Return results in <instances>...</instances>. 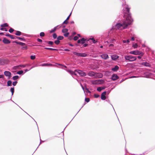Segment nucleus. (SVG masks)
I'll return each mask as SVG.
<instances>
[{
  "label": "nucleus",
  "instance_id": "1",
  "mask_svg": "<svg viewBox=\"0 0 155 155\" xmlns=\"http://www.w3.org/2000/svg\"><path fill=\"white\" fill-rule=\"evenodd\" d=\"M130 8L128 7V6L127 5L125 8L123 9L124 18L125 20L123 22L122 24L120 23L117 24L116 27L117 28H119L121 26H123V28L126 29L127 27L131 24L133 21L131 18V14L130 12Z\"/></svg>",
  "mask_w": 155,
  "mask_h": 155
},
{
  "label": "nucleus",
  "instance_id": "2",
  "mask_svg": "<svg viewBox=\"0 0 155 155\" xmlns=\"http://www.w3.org/2000/svg\"><path fill=\"white\" fill-rule=\"evenodd\" d=\"M125 58L126 60H128L130 61H135L137 59L136 57L132 55L125 56Z\"/></svg>",
  "mask_w": 155,
  "mask_h": 155
},
{
  "label": "nucleus",
  "instance_id": "3",
  "mask_svg": "<svg viewBox=\"0 0 155 155\" xmlns=\"http://www.w3.org/2000/svg\"><path fill=\"white\" fill-rule=\"evenodd\" d=\"M129 53L131 54H133L134 55H140L141 56H143L144 54L141 51H138L137 50L132 51L130 52Z\"/></svg>",
  "mask_w": 155,
  "mask_h": 155
},
{
  "label": "nucleus",
  "instance_id": "4",
  "mask_svg": "<svg viewBox=\"0 0 155 155\" xmlns=\"http://www.w3.org/2000/svg\"><path fill=\"white\" fill-rule=\"evenodd\" d=\"M73 54L76 55H77L80 57H86L87 55V54L84 53H78L76 52H74Z\"/></svg>",
  "mask_w": 155,
  "mask_h": 155
},
{
  "label": "nucleus",
  "instance_id": "5",
  "mask_svg": "<svg viewBox=\"0 0 155 155\" xmlns=\"http://www.w3.org/2000/svg\"><path fill=\"white\" fill-rule=\"evenodd\" d=\"M103 82L104 81L102 80H97L93 81H91V82L93 84H100L103 83Z\"/></svg>",
  "mask_w": 155,
  "mask_h": 155
},
{
  "label": "nucleus",
  "instance_id": "6",
  "mask_svg": "<svg viewBox=\"0 0 155 155\" xmlns=\"http://www.w3.org/2000/svg\"><path fill=\"white\" fill-rule=\"evenodd\" d=\"M4 74L5 76L8 77L9 79L11 77V73L9 71H5L4 72Z\"/></svg>",
  "mask_w": 155,
  "mask_h": 155
},
{
  "label": "nucleus",
  "instance_id": "7",
  "mask_svg": "<svg viewBox=\"0 0 155 155\" xmlns=\"http://www.w3.org/2000/svg\"><path fill=\"white\" fill-rule=\"evenodd\" d=\"M77 73L78 74L81 76H84L86 75V74L84 72L80 70L77 71Z\"/></svg>",
  "mask_w": 155,
  "mask_h": 155
},
{
  "label": "nucleus",
  "instance_id": "8",
  "mask_svg": "<svg viewBox=\"0 0 155 155\" xmlns=\"http://www.w3.org/2000/svg\"><path fill=\"white\" fill-rule=\"evenodd\" d=\"M106 94V92L105 91L103 92L101 94V98L102 100H104L106 99L105 95Z\"/></svg>",
  "mask_w": 155,
  "mask_h": 155
},
{
  "label": "nucleus",
  "instance_id": "9",
  "mask_svg": "<svg viewBox=\"0 0 155 155\" xmlns=\"http://www.w3.org/2000/svg\"><path fill=\"white\" fill-rule=\"evenodd\" d=\"M119 78L118 76L116 74H113L112 77V79L113 81H115Z\"/></svg>",
  "mask_w": 155,
  "mask_h": 155
},
{
  "label": "nucleus",
  "instance_id": "10",
  "mask_svg": "<svg viewBox=\"0 0 155 155\" xmlns=\"http://www.w3.org/2000/svg\"><path fill=\"white\" fill-rule=\"evenodd\" d=\"M96 74V73H95L93 71H90L88 73V75L90 76L95 77V75Z\"/></svg>",
  "mask_w": 155,
  "mask_h": 155
},
{
  "label": "nucleus",
  "instance_id": "11",
  "mask_svg": "<svg viewBox=\"0 0 155 155\" xmlns=\"http://www.w3.org/2000/svg\"><path fill=\"white\" fill-rule=\"evenodd\" d=\"M3 42L5 44H8L10 43V41L5 38H4L3 40Z\"/></svg>",
  "mask_w": 155,
  "mask_h": 155
},
{
  "label": "nucleus",
  "instance_id": "12",
  "mask_svg": "<svg viewBox=\"0 0 155 155\" xmlns=\"http://www.w3.org/2000/svg\"><path fill=\"white\" fill-rule=\"evenodd\" d=\"M101 57L103 59L106 60L109 58L108 55L106 54H104L101 55Z\"/></svg>",
  "mask_w": 155,
  "mask_h": 155
},
{
  "label": "nucleus",
  "instance_id": "13",
  "mask_svg": "<svg viewBox=\"0 0 155 155\" xmlns=\"http://www.w3.org/2000/svg\"><path fill=\"white\" fill-rule=\"evenodd\" d=\"M103 75L102 74L100 73H96L95 77L97 78H100L102 77Z\"/></svg>",
  "mask_w": 155,
  "mask_h": 155
},
{
  "label": "nucleus",
  "instance_id": "14",
  "mask_svg": "<svg viewBox=\"0 0 155 155\" xmlns=\"http://www.w3.org/2000/svg\"><path fill=\"white\" fill-rule=\"evenodd\" d=\"M69 72L72 75H76L77 74V70H75L74 71L70 70L69 71Z\"/></svg>",
  "mask_w": 155,
  "mask_h": 155
},
{
  "label": "nucleus",
  "instance_id": "15",
  "mask_svg": "<svg viewBox=\"0 0 155 155\" xmlns=\"http://www.w3.org/2000/svg\"><path fill=\"white\" fill-rule=\"evenodd\" d=\"M6 36L9 37L12 39H15V38L13 35L9 34H7L5 35Z\"/></svg>",
  "mask_w": 155,
  "mask_h": 155
},
{
  "label": "nucleus",
  "instance_id": "16",
  "mask_svg": "<svg viewBox=\"0 0 155 155\" xmlns=\"http://www.w3.org/2000/svg\"><path fill=\"white\" fill-rule=\"evenodd\" d=\"M142 65L146 67H150V64L147 62H143L142 64Z\"/></svg>",
  "mask_w": 155,
  "mask_h": 155
},
{
  "label": "nucleus",
  "instance_id": "17",
  "mask_svg": "<svg viewBox=\"0 0 155 155\" xmlns=\"http://www.w3.org/2000/svg\"><path fill=\"white\" fill-rule=\"evenodd\" d=\"M13 42L16 43L18 44H19L22 46H24V45H25V43L20 42H18L17 41H14Z\"/></svg>",
  "mask_w": 155,
  "mask_h": 155
},
{
  "label": "nucleus",
  "instance_id": "18",
  "mask_svg": "<svg viewBox=\"0 0 155 155\" xmlns=\"http://www.w3.org/2000/svg\"><path fill=\"white\" fill-rule=\"evenodd\" d=\"M111 57L112 59L114 60H116L118 58V56L117 55H113Z\"/></svg>",
  "mask_w": 155,
  "mask_h": 155
},
{
  "label": "nucleus",
  "instance_id": "19",
  "mask_svg": "<svg viewBox=\"0 0 155 155\" xmlns=\"http://www.w3.org/2000/svg\"><path fill=\"white\" fill-rule=\"evenodd\" d=\"M119 68V67L117 65H116L114 68H112V70L114 71H116L118 70Z\"/></svg>",
  "mask_w": 155,
  "mask_h": 155
},
{
  "label": "nucleus",
  "instance_id": "20",
  "mask_svg": "<svg viewBox=\"0 0 155 155\" xmlns=\"http://www.w3.org/2000/svg\"><path fill=\"white\" fill-rule=\"evenodd\" d=\"M80 40L81 41V43L83 44L85 43V41L87 40H87L86 39H85L84 38H83L82 39H81Z\"/></svg>",
  "mask_w": 155,
  "mask_h": 155
},
{
  "label": "nucleus",
  "instance_id": "21",
  "mask_svg": "<svg viewBox=\"0 0 155 155\" xmlns=\"http://www.w3.org/2000/svg\"><path fill=\"white\" fill-rule=\"evenodd\" d=\"M42 66H51L52 64H41Z\"/></svg>",
  "mask_w": 155,
  "mask_h": 155
},
{
  "label": "nucleus",
  "instance_id": "22",
  "mask_svg": "<svg viewBox=\"0 0 155 155\" xmlns=\"http://www.w3.org/2000/svg\"><path fill=\"white\" fill-rule=\"evenodd\" d=\"M7 86H12V82L11 81H8L7 82Z\"/></svg>",
  "mask_w": 155,
  "mask_h": 155
},
{
  "label": "nucleus",
  "instance_id": "23",
  "mask_svg": "<svg viewBox=\"0 0 155 155\" xmlns=\"http://www.w3.org/2000/svg\"><path fill=\"white\" fill-rule=\"evenodd\" d=\"M21 32L19 31H16V33L15 34L18 36H19L21 35Z\"/></svg>",
  "mask_w": 155,
  "mask_h": 155
},
{
  "label": "nucleus",
  "instance_id": "24",
  "mask_svg": "<svg viewBox=\"0 0 155 155\" xmlns=\"http://www.w3.org/2000/svg\"><path fill=\"white\" fill-rule=\"evenodd\" d=\"M8 26V25L7 23H5L1 25V27H7Z\"/></svg>",
  "mask_w": 155,
  "mask_h": 155
},
{
  "label": "nucleus",
  "instance_id": "25",
  "mask_svg": "<svg viewBox=\"0 0 155 155\" xmlns=\"http://www.w3.org/2000/svg\"><path fill=\"white\" fill-rule=\"evenodd\" d=\"M15 38H16L18 39L21 40L23 41H25V39L24 38H22L21 37H17L16 36H15Z\"/></svg>",
  "mask_w": 155,
  "mask_h": 155
},
{
  "label": "nucleus",
  "instance_id": "26",
  "mask_svg": "<svg viewBox=\"0 0 155 155\" xmlns=\"http://www.w3.org/2000/svg\"><path fill=\"white\" fill-rule=\"evenodd\" d=\"M104 88L103 87H99L97 88V90L98 91H101L102 90L104 89Z\"/></svg>",
  "mask_w": 155,
  "mask_h": 155
},
{
  "label": "nucleus",
  "instance_id": "27",
  "mask_svg": "<svg viewBox=\"0 0 155 155\" xmlns=\"http://www.w3.org/2000/svg\"><path fill=\"white\" fill-rule=\"evenodd\" d=\"M45 49L47 50H52V51H57V49H54L51 48H45Z\"/></svg>",
  "mask_w": 155,
  "mask_h": 155
},
{
  "label": "nucleus",
  "instance_id": "28",
  "mask_svg": "<svg viewBox=\"0 0 155 155\" xmlns=\"http://www.w3.org/2000/svg\"><path fill=\"white\" fill-rule=\"evenodd\" d=\"M64 38V37L62 36H59L58 38H57V39L58 40H62V39H63Z\"/></svg>",
  "mask_w": 155,
  "mask_h": 155
},
{
  "label": "nucleus",
  "instance_id": "29",
  "mask_svg": "<svg viewBox=\"0 0 155 155\" xmlns=\"http://www.w3.org/2000/svg\"><path fill=\"white\" fill-rule=\"evenodd\" d=\"M57 27H55V28H54L53 29L50 31V33H52L53 32H54L57 29Z\"/></svg>",
  "mask_w": 155,
  "mask_h": 155
},
{
  "label": "nucleus",
  "instance_id": "30",
  "mask_svg": "<svg viewBox=\"0 0 155 155\" xmlns=\"http://www.w3.org/2000/svg\"><path fill=\"white\" fill-rule=\"evenodd\" d=\"M18 78H19V76H18L16 75V76H13L12 78L14 80H15L17 79H18Z\"/></svg>",
  "mask_w": 155,
  "mask_h": 155
},
{
  "label": "nucleus",
  "instance_id": "31",
  "mask_svg": "<svg viewBox=\"0 0 155 155\" xmlns=\"http://www.w3.org/2000/svg\"><path fill=\"white\" fill-rule=\"evenodd\" d=\"M68 31V29H66V28H64L62 30V32L63 33H67V32Z\"/></svg>",
  "mask_w": 155,
  "mask_h": 155
},
{
  "label": "nucleus",
  "instance_id": "32",
  "mask_svg": "<svg viewBox=\"0 0 155 155\" xmlns=\"http://www.w3.org/2000/svg\"><path fill=\"white\" fill-rule=\"evenodd\" d=\"M90 40H91L94 43H95L96 42V41H95V40L93 38H90L87 41H89Z\"/></svg>",
  "mask_w": 155,
  "mask_h": 155
},
{
  "label": "nucleus",
  "instance_id": "33",
  "mask_svg": "<svg viewBox=\"0 0 155 155\" xmlns=\"http://www.w3.org/2000/svg\"><path fill=\"white\" fill-rule=\"evenodd\" d=\"M10 91L12 92V95H13L14 92V87H11L10 89Z\"/></svg>",
  "mask_w": 155,
  "mask_h": 155
},
{
  "label": "nucleus",
  "instance_id": "34",
  "mask_svg": "<svg viewBox=\"0 0 155 155\" xmlns=\"http://www.w3.org/2000/svg\"><path fill=\"white\" fill-rule=\"evenodd\" d=\"M19 66H20L21 67H23V68H24V67H25V65H20L15 66V67H14V68H18Z\"/></svg>",
  "mask_w": 155,
  "mask_h": 155
},
{
  "label": "nucleus",
  "instance_id": "35",
  "mask_svg": "<svg viewBox=\"0 0 155 155\" xmlns=\"http://www.w3.org/2000/svg\"><path fill=\"white\" fill-rule=\"evenodd\" d=\"M47 42L48 43V44L51 45H52L54 44V43L52 41H47Z\"/></svg>",
  "mask_w": 155,
  "mask_h": 155
},
{
  "label": "nucleus",
  "instance_id": "36",
  "mask_svg": "<svg viewBox=\"0 0 155 155\" xmlns=\"http://www.w3.org/2000/svg\"><path fill=\"white\" fill-rule=\"evenodd\" d=\"M60 42V41L58 40H55L54 41L56 45H58Z\"/></svg>",
  "mask_w": 155,
  "mask_h": 155
},
{
  "label": "nucleus",
  "instance_id": "37",
  "mask_svg": "<svg viewBox=\"0 0 155 155\" xmlns=\"http://www.w3.org/2000/svg\"><path fill=\"white\" fill-rule=\"evenodd\" d=\"M14 31V29L12 28H10L9 30V31L11 33L13 32Z\"/></svg>",
  "mask_w": 155,
  "mask_h": 155
},
{
  "label": "nucleus",
  "instance_id": "38",
  "mask_svg": "<svg viewBox=\"0 0 155 155\" xmlns=\"http://www.w3.org/2000/svg\"><path fill=\"white\" fill-rule=\"evenodd\" d=\"M45 35V33L44 32H41L40 33V35L41 37H44Z\"/></svg>",
  "mask_w": 155,
  "mask_h": 155
},
{
  "label": "nucleus",
  "instance_id": "39",
  "mask_svg": "<svg viewBox=\"0 0 155 155\" xmlns=\"http://www.w3.org/2000/svg\"><path fill=\"white\" fill-rule=\"evenodd\" d=\"M23 73V71H18L17 72V74H22Z\"/></svg>",
  "mask_w": 155,
  "mask_h": 155
},
{
  "label": "nucleus",
  "instance_id": "40",
  "mask_svg": "<svg viewBox=\"0 0 155 155\" xmlns=\"http://www.w3.org/2000/svg\"><path fill=\"white\" fill-rule=\"evenodd\" d=\"M30 58L31 60H34L35 58V55H31V56Z\"/></svg>",
  "mask_w": 155,
  "mask_h": 155
},
{
  "label": "nucleus",
  "instance_id": "41",
  "mask_svg": "<svg viewBox=\"0 0 155 155\" xmlns=\"http://www.w3.org/2000/svg\"><path fill=\"white\" fill-rule=\"evenodd\" d=\"M22 49L23 50H26L27 49V46L25 44V45H24L22 47Z\"/></svg>",
  "mask_w": 155,
  "mask_h": 155
},
{
  "label": "nucleus",
  "instance_id": "42",
  "mask_svg": "<svg viewBox=\"0 0 155 155\" xmlns=\"http://www.w3.org/2000/svg\"><path fill=\"white\" fill-rule=\"evenodd\" d=\"M85 100L86 102L87 103L90 101V99L88 98H86Z\"/></svg>",
  "mask_w": 155,
  "mask_h": 155
},
{
  "label": "nucleus",
  "instance_id": "43",
  "mask_svg": "<svg viewBox=\"0 0 155 155\" xmlns=\"http://www.w3.org/2000/svg\"><path fill=\"white\" fill-rule=\"evenodd\" d=\"M138 46V45L137 44H135L134 45H133V47L134 48H137V47Z\"/></svg>",
  "mask_w": 155,
  "mask_h": 155
},
{
  "label": "nucleus",
  "instance_id": "44",
  "mask_svg": "<svg viewBox=\"0 0 155 155\" xmlns=\"http://www.w3.org/2000/svg\"><path fill=\"white\" fill-rule=\"evenodd\" d=\"M57 37V35L56 33H54L53 35V38L54 39H55Z\"/></svg>",
  "mask_w": 155,
  "mask_h": 155
},
{
  "label": "nucleus",
  "instance_id": "45",
  "mask_svg": "<svg viewBox=\"0 0 155 155\" xmlns=\"http://www.w3.org/2000/svg\"><path fill=\"white\" fill-rule=\"evenodd\" d=\"M17 83H18V82L17 81H15L14 82L12 83V84H13V86H15L16 85V84H17Z\"/></svg>",
  "mask_w": 155,
  "mask_h": 155
},
{
  "label": "nucleus",
  "instance_id": "46",
  "mask_svg": "<svg viewBox=\"0 0 155 155\" xmlns=\"http://www.w3.org/2000/svg\"><path fill=\"white\" fill-rule=\"evenodd\" d=\"M69 35V33L68 32H67V33H65L64 34V36L65 37H68V35Z\"/></svg>",
  "mask_w": 155,
  "mask_h": 155
},
{
  "label": "nucleus",
  "instance_id": "47",
  "mask_svg": "<svg viewBox=\"0 0 155 155\" xmlns=\"http://www.w3.org/2000/svg\"><path fill=\"white\" fill-rule=\"evenodd\" d=\"M100 96V95L98 94H95L94 95V97L95 98H98Z\"/></svg>",
  "mask_w": 155,
  "mask_h": 155
},
{
  "label": "nucleus",
  "instance_id": "48",
  "mask_svg": "<svg viewBox=\"0 0 155 155\" xmlns=\"http://www.w3.org/2000/svg\"><path fill=\"white\" fill-rule=\"evenodd\" d=\"M78 39V37L77 36H75L74 38V41H76Z\"/></svg>",
  "mask_w": 155,
  "mask_h": 155
},
{
  "label": "nucleus",
  "instance_id": "49",
  "mask_svg": "<svg viewBox=\"0 0 155 155\" xmlns=\"http://www.w3.org/2000/svg\"><path fill=\"white\" fill-rule=\"evenodd\" d=\"M68 20H66L65 21H64L63 23V24H67L68 23Z\"/></svg>",
  "mask_w": 155,
  "mask_h": 155
},
{
  "label": "nucleus",
  "instance_id": "50",
  "mask_svg": "<svg viewBox=\"0 0 155 155\" xmlns=\"http://www.w3.org/2000/svg\"><path fill=\"white\" fill-rule=\"evenodd\" d=\"M71 12L70 13V15L68 16L67 17V18L66 19V20H68L69 19V18L71 15Z\"/></svg>",
  "mask_w": 155,
  "mask_h": 155
},
{
  "label": "nucleus",
  "instance_id": "51",
  "mask_svg": "<svg viewBox=\"0 0 155 155\" xmlns=\"http://www.w3.org/2000/svg\"><path fill=\"white\" fill-rule=\"evenodd\" d=\"M37 41L38 42H42V40L41 39H39V38H38L37 39Z\"/></svg>",
  "mask_w": 155,
  "mask_h": 155
},
{
  "label": "nucleus",
  "instance_id": "52",
  "mask_svg": "<svg viewBox=\"0 0 155 155\" xmlns=\"http://www.w3.org/2000/svg\"><path fill=\"white\" fill-rule=\"evenodd\" d=\"M88 45V44H84L83 46H82L83 47H86Z\"/></svg>",
  "mask_w": 155,
  "mask_h": 155
},
{
  "label": "nucleus",
  "instance_id": "53",
  "mask_svg": "<svg viewBox=\"0 0 155 155\" xmlns=\"http://www.w3.org/2000/svg\"><path fill=\"white\" fill-rule=\"evenodd\" d=\"M68 39L70 40H71L72 39V36H70L69 38H68Z\"/></svg>",
  "mask_w": 155,
  "mask_h": 155
},
{
  "label": "nucleus",
  "instance_id": "54",
  "mask_svg": "<svg viewBox=\"0 0 155 155\" xmlns=\"http://www.w3.org/2000/svg\"><path fill=\"white\" fill-rule=\"evenodd\" d=\"M78 43H81V40H80V39H79V40H78Z\"/></svg>",
  "mask_w": 155,
  "mask_h": 155
},
{
  "label": "nucleus",
  "instance_id": "55",
  "mask_svg": "<svg viewBox=\"0 0 155 155\" xmlns=\"http://www.w3.org/2000/svg\"><path fill=\"white\" fill-rule=\"evenodd\" d=\"M131 40L134 41V37H132L131 39Z\"/></svg>",
  "mask_w": 155,
  "mask_h": 155
},
{
  "label": "nucleus",
  "instance_id": "56",
  "mask_svg": "<svg viewBox=\"0 0 155 155\" xmlns=\"http://www.w3.org/2000/svg\"><path fill=\"white\" fill-rule=\"evenodd\" d=\"M64 51H69L70 50L68 49H64Z\"/></svg>",
  "mask_w": 155,
  "mask_h": 155
},
{
  "label": "nucleus",
  "instance_id": "57",
  "mask_svg": "<svg viewBox=\"0 0 155 155\" xmlns=\"http://www.w3.org/2000/svg\"><path fill=\"white\" fill-rule=\"evenodd\" d=\"M137 58L139 59H140L141 58V57L140 56H138Z\"/></svg>",
  "mask_w": 155,
  "mask_h": 155
},
{
  "label": "nucleus",
  "instance_id": "58",
  "mask_svg": "<svg viewBox=\"0 0 155 155\" xmlns=\"http://www.w3.org/2000/svg\"><path fill=\"white\" fill-rule=\"evenodd\" d=\"M114 46V45L113 44H111L109 46L110 47L111 46Z\"/></svg>",
  "mask_w": 155,
  "mask_h": 155
},
{
  "label": "nucleus",
  "instance_id": "59",
  "mask_svg": "<svg viewBox=\"0 0 155 155\" xmlns=\"http://www.w3.org/2000/svg\"><path fill=\"white\" fill-rule=\"evenodd\" d=\"M3 76V75H0V78H2Z\"/></svg>",
  "mask_w": 155,
  "mask_h": 155
},
{
  "label": "nucleus",
  "instance_id": "60",
  "mask_svg": "<svg viewBox=\"0 0 155 155\" xmlns=\"http://www.w3.org/2000/svg\"><path fill=\"white\" fill-rule=\"evenodd\" d=\"M86 89L87 91V92H89V93H90V92H90V91H89V90H88V89H87V88H86Z\"/></svg>",
  "mask_w": 155,
  "mask_h": 155
},
{
  "label": "nucleus",
  "instance_id": "61",
  "mask_svg": "<svg viewBox=\"0 0 155 155\" xmlns=\"http://www.w3.org/2000/svg\"><path fill=\"white\" fill-rule=\"evenodd\" d=\"M4 34V33H3V32L0 33V35H3Z\"/></svg>",
  "mask_w": 155,
  "mask_h": 155
},
{
  "label": "nucleus",
  "instance_id": "62",
  "mask_svg": "<svg viewBox=\"0 0 155 155\" xmlns=\"http://www.w3.org/2000/svg\"><path fill=\"white\" fill-rule=\"evenodd\" d=\"M5 29V28H1V30H4Z\"/></svg>",
  "mask_w": 155,
  "mask_h": 155
},
{
  "label": "nucleus",
  "instance_id": "63",
  "mask_svg": "<svg viewBox=\"0 0 155 155\" xmlns=\"http://www.w3.org/2000/svg\"><path fill=\"white\" fill-rule=\"evenodd\" d=\"M74 21H72L71 22V24H74Z\"/></svg>",
  "mask_w": 155,
  "mask_h": 155
},
{
  "label": "nucleus",
  "instance_id": "64",
  "mask_svg": "<svg viewBox=\"0 0 155 155\" xmlns=\"http://www.w3.org/2000/svg\"><path fill=\"white\" fill-rule=\"evenodd\" d=\"M127 41V43H128L129 42V40H127V41Z\"/></svg>",
  "mask_w": 155,
  "mask_h": 155
}]
</instances>
